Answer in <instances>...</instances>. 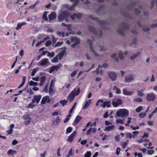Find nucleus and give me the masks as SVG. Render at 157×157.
<instances>
[{
  "label": "nucleus",
  "mask_w": 157,
  "mask_h": 157,
  "mask_svg": "<svg viewBox=\"0 0 157 157\" xmlns=\"http://www.w3.org/2000/svg\"><path fill=\"white\" fill-rule=\"evenodd\" d=\"M70 16V13L66 11L61 12L58 16V20L60 22L64 20L66 22L68 21V18Z\"/></svg>",
  "instance_id": "1"
},
{
  "label": "nucleus",
  "mask_w": 157,
  "mask_h": 157,
  "mask_svg": "<svg viewBox=\"0 0 157 157\" xmlns=\"http://www.w3.org/2000/svg\"><path fill=\"white\" fill-rule=\"evenodd\" d=\"M121 27L117 29V33L121 36H124V31L129 28V25L126 23H122L121 24Z\"/></svg>",
  "instance_id": "2"
},
{
  "label": "nucleus",
  "mask_w": 157,
  "mask_h": 157,
  "mask_svg": "<svg viewBox=\"0 0 157 157\" xmlns=\"http://www.w3.org/2000/svg\"><path fill=\"white\" fill-rule=\"evenodd\" d=\"M129 114L128 111L126 109H120L117 111L116 114L118 117H125L128 116Z\"/></svg>",
  "instance_id": "3"
},
{
  "label": "nucleus",
  "mask_w": 157,
  "mask_h": 157,
  "mask_svg": "<svg viewBox=\"0 0 157 157\" xmlns=\"http://www.w3.org/2000/svg\"><path fill=\"white\" fill-rule=\"evenodd\" d=\"M74 42V43L71 44V47L72 48H74L76 45H78L80 43V40L77 37H72L70 39V41L67 40L66 41V43L70 44L71 43Z\"/></svg>",
  "instance_id": "4"
},
{
  "label": "nucleus",
  "mask_w": 157,
  "mask_h": 157,
  "mask_svg": "<svg viewBox=\"0 0 157 157\" xmlns=\"http://www.w3.org/2000/svg\"><path fill=\"white\" fill-rule=\"evenodd\" d=\"M75 91V90L72 91L67 97V99L70 102L72 101L74 99L75 96L78 95L79 93V90H78L76 93L75 94L74 93Z\"/></svg>",
  "instance_id": "5"
},
{
  "label": "nucleus",
  "mask_w": 157,
  "mask_h": 157,
  "mask_svg": "<svg viewBox=\"0 0 157 157\" xmlns=\"http://www.w3.org/2000/svg\"><path fill=\"white\" fill-rule=\"evenodd\" d=\"M156 98V94L152 92L148 93L146 96L147 101L149 102L153 101Z\"/></svg>",
  "instance_id": "6"
},
{
  "label": "nucleus",
  "mask_w": 157,
  "mask_h": 157,
  "mask_svg": "<svg viewBox=\"0 0 157 157\" xmlns=\"http://www.w3.org/2000/svg\"><path fill=\"white\" fill-rule=\"evenodd\" d=\"M108 75L109 78H110L112 81H115L117 78V75L116 73L113 71L109 72Z\"/></svg>",
  "instance_id": "7"
},
{
  "label": "nucleus",
  "mask_w": 157,
  "mask_h": 157,
  "mask_svg": "<svg viewBox=\"0 0 157 157\" xmlns=\"http://www.w3.org/2000/svg\"><path fill=\"white\" fill-rule=\"evenodd\" d=\"M62 64L61 63H59L57 65L53 66L51 67H50L49 72V73H51L54 71H57L61 67Z\"/></svg>",
  "instance_id": "8"
},
{
  "label": "nucleus",
  "mask_w": 157,
  "mask_h": 157,
  "mask_svg": "<svg viewBox=\"0 0 157 157\" xmlns=\"http://www.w3.org/2000/svg\"><path fill=\"white\" fill-rule=\"evenodd\" d=\"M42 95H34L33 96V98L32 100V103H35L36 102L37 104L38 103L41 98Z\"/></svg>",
  "instance_id": "9"
},
{
  "label": "nucleus",
  "mask_w": 157,
  "mask_h": 157,
  "mask_svg": "<svg viewBox=\"0 0 157 157\" xmlns=\"http://www.w3.org/2000/svg\"><path fill=\"white\" fill-rule=\"evenodd\" d=\"M87 42L89 44L90 47V50L91 52H92L94 55L96 56H98V55L95 52L94 50V49L92 47L93 43L91 40H87Z\"/></svg>",
  "instance_id": "10"
},
{
  "label": "nucleus",
  "mask_w": 157,
  "mask_h": 157,
  "mask_svg": "<svg viewBox=\"0 0 157 157\" xmlns=\"http://www.w3.org/2000/svg\"><path fill=\"white\" fill-rule=\"evenodd\" d=\"M49 63L48 59L47 58H44L41 59L38 63L39 66H44Z\"/></svg>",
  "instance_id": "11"
},
{
  "label": "nucleus",
  "mask_w": 157,
  "mask_h": 157,
  "mask_svg": "<svg viewBox=\"0 0 157 157\" xmlns=\"http://www.w3.org/2000/svg\"><path fill=\"white\" fill-rule=\"evenodd\" d=\"M90 17L92 20L95 21H97L99 24L101 25H105L106 24V22L104 21L99 20L98 17H93L92 16H90Z\"/></svg>",
  "instance_id": "12"
},
{
  "label": "nucleus",
  "mask_w": 157,
  "mask_h": 157,
  "mask_svg": "<svg viewBox=\"0 0 157 157\" xmlns=\"http://www.w3.org/2000/svg\"><path fill=\"white\" fill-rule=\"evenodd\" d=\"M51 99L49 98V97L48 95L42 98L41 101V103L43 105L46 102L49 103L50 102Z\"/></svg>",
  "instance_id": "13"
},
{
  "label": "nucleus",
  "mask_w": 157,
  "mask_h": 157,
  "mask_svg": "<svg viewBox=\"0 0 157 157\" xmlns=\"http://www.w3.org/2000/svg\"><path fill=\"white\" fill-rule=\"evenodd\" d=\"M77 132L74 131L73 132L68 136L67 139V141L70 142H72L75 138Z\"/></svg>",
  "instance_id": "14"
},
{
  "label": "nucleus",
  "mask_w": 157,
  "mask_h": 157,
  "mask_svg": "<svg viewBox=\"0 0 157 157\" xmlns=\"http://www.w3.org/2000/svg\"><path fill=\"white\" fill-rule=\"evenodd\" d=\"M56 17V14L55 12H52L48 16L49 21L50 22L54 20Z\"/></svg>",
  "instance_id": "15"
},
{
  "label": "nucleus",
  "mask_w": 157,
  "mask_h": 157,
  "mask_svg": "<svg viewBox=\"0 0 157 157\" xmlns=\"http://www.w3.org/2000/svg\"><path fill=\"white\" fill-rule=\"evenodd\" d=\"M112 103L114 107H117L119 105L122 104V100L121 99L118 98L117 99V101H112Z\"/></svg>",
  "instance_id": "16"
},
{
  "label": "nucleus",
  "mask_w": 157,
  "mask_h": 157,
  "mask_svg": "<svg viewBox=\"0 0 157 157\" xmlns=\"http://www.w3.org/2000/svg\"><path fill=\"white\" fill-rule=\"evenodd\" d=\"M101 106L103 108L106 106L107 108H109L111 106V102L110 101H106L104 102L101 105Z\"/></svg>",
  "instance_id": "17"
},
{
  "label": "nucleus",
  "mask_w": 157,
  "mask_h": 157,
  "mask_svg": "<svg viewBox=\"0 0 157 157\" xmlns=\"http://www.w3.org/2000/svg\"><path fill=\"white\" fill-rule=\"evenodd\" d=\"M88 29L94 35H97V32L93 26L91 25H89L88 27Z\"/></svg>",
  "instance_id": "18"
},
{
  "label": "nucleus",
  "mask_w": 157,
  "mask_h": 157,
  "mask_svg": "<svg viewBox=\"0 0 157 157\" xmlns=\"http://www.w3.org/2000/svg\"><path fill=\"white\" fill-rule=\"evenodd\" d=\"M82 118V117L81 116L77 115L74 121L73 124H74L75 125L77 124L81 120Z\"/></svg>",
  "instance_id": "19"
},
{
  "label": "nucleus",
  "mask_w": 157,
  "mask_h": 157,
  "mask_svg": "<svg viewBox=\"0 0 157 157\" xmlns=\"http://www.w3.org/2000/svg\"><path fill=\"white\" fill-rule=\"evenodd\" d=\"M133 78L132 75H130L125 77L124 82H130L133 80Z\"/></svg>",
  "instance_id": "20"
},
{
  "label": "nucleus",
  "mask_w": 157,
  "mask_h": 157,
  "mask_svg": "<svg viewBox=\"0 0 157 157\" xmlns=\"http://www.w3.org/2000/svg\"><path fill=\"white\" fill-rule=\"evenodd\" d=\"M91 99H89L88 101H87L86 103L83 107L82 108V109H87L88 107L91 104Z\"/></svg>",
  "instance_id": "21"
},
{
  "label": "nucleus",
  "mask_w": 157,
  "mask_h": 157,
  "mask_svg": "<svg viewBox=\"0 0 157 157\" xmlns=\"http://www.w3.org/2000/svg\"><path fill=\"white\" fill-rule=\"evenodd\" d=\"M123 94L124 95H131L133 93V91H128L126 89H123Z\"/></svg>",
  "instance_id": "22"
},
{
  "label": "nucleus",
  "mask_w": 157,
  "mask_h": 157,
  "mask_svg": "<svg viewBox=\"0 0 157 157\" xmlns=\"http://www.w3.org/2000/svg\"><path fill=\"white\" fill-rule=\"evenodd\" d=\"M115 126L114 125H112L111 126H108L106 127L105 128L104 131H105L108 132L110 130H113Z\"/></svg>",
  "instance_id": "23"
},
{
  "label": "nucleus",
  "mask_w": 157,
  "mask_h": 157,
  "mask_svg": "<svg viewBox=\"0 0 157 157\" xmlns=\"http://www.w3.org/2000/svg\"><path fill=\"white\" fill-rule=\"evenodd\" d=\"M26 77L25 76H23L22 78V82L20 85L18 87V89H20L24 85L26 81Z\"/></svg>",
  "instance_id": "24"
},
{
  "label": "nucleus",
  "mask_w": 157,
  "mask_h": 157,
  "mask_svg": "<svg viewBox=\"0 0 157 157\" xmlns=\"http://www.w3.org/2000/svg\"><path fill=\"white\" fill-rule=\"evenodd\" d=\"M26 77L25 76H23L22 78V82L20 85L18 87V89H20L24 85L26 81Z\"/></svg>",
  "instance_id": "25"
},
{
  "label": "nucleus",
  "mask_w": 157,
  "mask_h": 157,
  "mask_svg": "<svg viewBox=\"0 0 157 157\" xmlns=\"http://www.w3.org/2000/svg\"><path fill=\"white\" fill-rule=\"evenodd\" d=\"M26 23L25 22L18 23L17 25L16 29L17 30H19L21 28L22 26L26 25Z\"/></svg>",
  "instance_id": "26"
},
{
  "label": "nucleus",
  "mask_w": 157,
  "mask_h": 157,
  "mask_svg": "<svg viewBox=\"0 0 157 157\" xmlns=\"http://www.w3.org/2000/svg\"><path fill=\"white\" fill-rule=\"evenodd\" d=\"M40 85L41 86H43L44 82L46 81V77L45 76H43L40 78Z\"/></svg>",
  "instance_id": "27"
},
{
  "label": "nucleus",
  "mask_w": 157,
  "mask_h": 157,
  "mask_svg": "<svg viewBox=\"0 0 157 157\" xmlns=\"http://www.w3.org/2000/svg\"><path fill=\"white\" fill-rule=\"evenodd\" d=\"M17 153V151L12 149H9L7 151V154L8 155H13Z\"/></svg>",
  "instance_id": "28"
},
{
  "label": "nucleus",
  "mask_w": 157,
  "mask_h": 157,
  "mask_svg": "<svg viewBox=\"0 0 157 157\" xmlns=\"http://www.w3.org/2000/svg\"><path fill=\"white\" fill-rule=\"evenodd\" d=\"M65 53V51H63L60 52L59 53V54L57 55V56H58V58L59 57V60H61L62 59Z\"/></svg>",
  "instance_id": "29"
},
{
  "label": "nucleus",
  "mask_w": 157,
  "mask_h": 157,
  "mask_svg": "<svg viewBox=\"0 0 157 157\" xmlns=\"http://www.w3.org/2000/svg\"><path fill=\"white\" fill-rule=\"evenodd\" d=\"M60 119L59 116H58L55 121L53 122V124L55 125H57L60 122Z\"/></svg>",
  "instance_id": "30"
},
{
  "label": "nucleus",
  "mask_w": 157,
  "mask_h": 157,
  "mask_svg": "<svg viewBox=\"0 0 157 157\" xmlns=\"http://www.w3.org/2000/svg\"><path fill=\"white\" fill-rule=\"evenodd\" d=\"M23 118L24 120H26L27 119L32 120L29 114L24 115L23 116Z\"/></svg>",
  "instance_id": "31"
},
{
  "label": "nucleus",
  "mask_w": 157,
  "mask_h": 157,
  "mask_svg": "<svg viewBox=\"0 0 157 157\" xmlns=\"http://www.w3.org/2000/svg\"><path fill=\"white\" fill-rule=\"evenodd\" d=\"M140 52H138L137 53L134 55L131 56L130 59L132 60H134L135 59L136 57L140 55Z\"/></svg>",
  "instance_id": "32"
},
{
  "label": "nucleus",
  "mask_w": 157,
  "mask_h": 157,
  "mask_svg": "<svg viewBox=\"0 0 157 157\" xmlns=\"http://www.w3.org/2000/svg\"><path fill=\"white\" fill-rule=\"evenodd\" d=\"M70 1L71 2H73L72 5L75 7L78 5L79 2V0H70Z\"/></svg>",
  "instance_id": "33"
},
{
  "label": "nucleus",
  "mask_w": 157,
  "mask_h": 157,
  "mask_svg": "<svg viewBox=\"0 0 157 157\" xmlns=\"http://www.w3.org/2000/svg\"><path fill=\"white\" fill-rule=\"evenodd\" d=\"M125 138H128L130 139L132 137V134L129 132H127L125 133Z\"/></svg>",
  "instance_id": "34"
},
{
  "label": "nucleus",
  "mask_w": 157,
  "mask_h": 157,
  "mask_svg": "<svg viewBox=\"0 0 157 157\" xmlns=\"http://www.w3.org/2000/svg\"><path fill=\"white\" fill-rule=\"evenodd\" d=\"M58 62V56L56 55L52 60V62L54 63H56Z\"/></svg>",
  "instance_id": "35"
},
{
  "label": "nucleus",
  "mask_w": 157,
  "mask_h": 157,
  "mask_svg": "<svg viewBox=\"0 0 157 157\" xmlns=\"http://www.w3.org/2000/svg\"><path fill=\"white\" fill-rule=\"evenodd\" d=\"M113 90L116 91V92L117 94H120L121 93L120 90L116 86H114L113 88Z\"/></svg>",
  "instance_id": "36"
},
{
  "label": "nucleus",
  "mask_w": 157,
  "mask_h": 157,
  "mask_svg": "<svg viewBox=\"0 0 157 157\" xmlns=\"http://www.w3.org/2000/svg\"><path fill=\"white\" fill-rule=\"evenodd\" d=\"M59 102L61 103L63 106L67 105L68 101L66 100H61Z\"/></svg>",
  "instance_id": "37"
},
{
  "label": "nucleus",
  "mask_w": 157,
  "mask_h": 157,
  "mask_svg": "<svg viewBox=\"0 0 157 157\" xmlns=\"http://www.w3.org/2000/svg\"><path fill=\"white\" fill-rule=\"evenodd\" d=\"M71 117V115L70 113H69L66 117V118L64 120L63 122L64 123H67L69 120L70 117Z\"/></svg>",
  "instance_id": "38"
},
{
  "label": "nucleus",
  "mask_w": 157,
  "mask_h": 157,
  "mask_svg": "<svg viewBox=\"0 0 157 157\" xmlns=\"http://www.w3.org/2000/svg\"><path fill=\"white\" fill-rule=\"evenodd\" d=\"M143 91L144 90L143 89L141 90H140L138 91H137L138 95L141 97L143 96H144Z\"/></svg>",
  "instance_id": "39"
},
{
  "label": "nucleus",
  "mask_w": 157,
  "mask_h": 157,
  "mask_svg": "<svg viewBox=\"0 0 157 157\" xmlns=\"http://www.w3.org/2000/svg\"><path fill=\"white\" fill-rule=\"evenodd\" d=\"M29 85L30 86H36L37 85V83L33 82V81H31L29 82Z\"/></svg>",
  "instance_id": "40"
},
{
  "label": "nucleus",
  "mask_w": 157,
  "mask_h": 157,
  "mask_svg": "<svg viewBox=\"0 0 157 157\" xmlns=\"http://www.w3.org/2000/svg\"><path fill=\"white\" fill-rule=\"evenodd\" d=\"M73 155V153H72V149H71L68 152L66 157H70L71 156H72Z\"/></svg>",
  "instance_id": "41"
},
{
  "label": "nucleus",
  "mask_w": 157,
  "mask_h": 157,
  "mask_svg": "<svg viewBox=\"0 0 157 157\" xmlns=\"http://www.w3.org/2000/svg\"><path fill=\"white\" fill-rule=\"evenodd\" d=\"M55 55V53L54 52H48L47 56H48V57H53Z\"/></svg>",
  "instance_id": "42"
},
{
  "label": "nucleus",
  "mask_w": 157,
  "mask_h": 157,
  "mask_svg": "<svg viewBox=\"0 0 157 157\" xmlns=\"http://www.w3.org/2000/svg\"><path fill=\"white\" fill-rule=\"evenodd\" d=\"M43 18L44 20L45 21H48V19L47 16V13L46 12H45L43 13Z\"/></svg>",
  "instance_id": "43"
},
{
  "label": "nucleus",
  "mask_w": 157,
  "mask_h": 157,
  "mask_svg": "<svg viewBox=\"0 0 157 157\" xmlns=\"http://www.w3.org/2000/svg\"><path fill=\"white\" fill-rule=\"evenodd\" d=\"M136 42L137 39L136 38H135L133 40V41L130 44V45L131 46L134 47V46L136 45Z\"/></svg>",
  "instance_id": "44"
},
{
  "label": "nucleus",
  "mask_w": 157,
  "mask_h": 157,
  "mask_svg": "<svg viewBox=\"0 0 157 157\" xmlns=\"http://www.w3.org/2000/svg\"><path fill=\"white\" fill-rule=\"evenodd\" d=\"M116 121L117 124H124L123 120H121V119H117Z\"/></svg>",
  "instance_id": "45"
},
{
  "label": "nucleus",
  "mask_w": 157,
  "mask_h": 157,
  "mask_svg": "<svg viewBox=\"0 0 157 157\" xmlns=\"http://www.w3.org/2000/svg\"><path fill=\"white\" fill-rule=\"evenodd\" d=\"M60 110H58L57 112H55L52 114L53 116H56L58 115L59 114H60Z\"/></svg>",
  "instance_id": "46"
},
{
  "label": "nucleus",
  "mask_w": 157,
  "mask_h": 157,
  "mask_svg": "<svg viewBox=\"0 0 157 157\" xmlns=\"http://www.w3.org/2000/svg\"><path fill=\"white\" fill-rule=\"evenodd\" d=\"M134 101L135 102H140L142 101V99L140 98H135L134 99Z\"/></svg>",
  "instance_id": "47"
},
{
  "label": "nucleus",
  "mask_w": 157,
  "mask_h": 157,
  "mask_svg": "<svg viewBox=\"0 0 157 157\" xmlns=\"http://www.w3.org/2000/svg\"><path fill=\"white\" fill-rule=\"evenodd\" d=\"M121 145L122 146V148L123 149H124L126 146L127 144V143L126 142H124L121 143Z\"/></svg>",
  "instance_id": "48"
},
{
  "label": "nucleus",
  "mask_w": 157,
  "mask_h": 157,
  "mask_svg": "<svg viewBox=\"0 0 157 157\" xmlns=\"http://www.w3.org/2000/svg\"><path fill=\"white\" fill-rule=\"evenodd\" d=\"M82 14L80 13H76V17L77 19H80L82 16Z\"/></svg>",
  "instance_id": "49"
},
{
  "label": "nucleus",
  "mask_w": 157,
  "mask_h": 157,
  "mask_svg": "<svg viewBox=\"0 0 157 157\" xmlns=\"http://www.w3.org/2000/svg\"><path fill=\"white\" fill-rule=\"evenodd\" d=\"M91 154V153L90 151H87L85 154L84 157H90Z\"/></svg>",
  "instance_id": "50"
},
{
  "label": "nucleus",
  "mask_w": 157,
  "mask_h": 157,
  "mask_svg": "<svg viewBox=\"0 0 157 157\" xmlns=\"http://www.w3.org/2000/svg\"><path fill=\"white\" fill-rule=\"evenodd\" d=\"M33 103H29L27 107L28 108H31V109H33V107L35 106V105H33Z\"/></svg>",
  "instance_id": "51"
},
{
  "label": "nucleus",
  "mask_w": 157,
  "mask_h": 157,
  "mask_svg": "<svg viewBox=\"0 0 157 157\" xmlns=\"http://www.w3.org/2000/svg\"><path fill=\"white\" fill-rule=\"evenodd\" d=\"M146 115L145 113H139V117L140 118H144Z\"/></svg>",
  "instance_id": "52"
},
{
  "label": "nucleus",
  "mask_w": 157,
  "mask_h": 157,
  "mask_svg": "<svg viewBox=\"0 0 157 157\" xmlns=\"http://www.w3.org/2000/svg\"><path fill=\"white\" fill-rule=\"evenodd\" d=\"M72 131V128L71 127H68L66 130V133H70Z\"/></svg>",
  "instance_id": "53"
},
{
  "label": "nucleus",
  "mask_w": 157,
  "mask_h": 157,
  "mask_svg": "<svg viewBox=\"0 0 157 157\" xmlns=\"http://www.w3.org/2000/svg\"><path fill=\"white\" fill-rule=\"evenodd\" d=\"M103 99H98L97 101L96 105V106H98L99 105V103H103Z\"/></svg>",
  "instance_id": "54"
},
{
  "label": "nucleus",
  "mask_w": 157,
  "mask_h": 157,
  "mask_svg": "<svg viewBox=\"0 0 157 157\" xmlns=\"http://www.w3.org/2000/svg\"><path fill=\"white\" fill-rule=\"evenodd\" d=\"M142 109V108L141 106H139L136 109V111L137 113H139L141 111Z\"/></svg>",
  "instance_id": "55"
},
{
  "label": "nucleus",
  "mask_w": 157,
  "mask_h": 157,
  "mask_svg": "<svg viewBox=\"0 0 157 157\" xmlns=\"http://www.w3.org/2000/svg\"><path fill=\"white\" fill-rule=\"evenodd\" d=\"M75 7V6L72 5L71 6H68V9L70 11L73 10L74 9Z\"/></svg>",
  "instance_id": "56"
},
{
  "label": "nucleus",
  "mask_w": 157,
  "mask_h": 157,
  "mask_svg": "<svg viewBox=\"0 0 157 157\" xmlns=\"http://www.w3.org/2000/svg\"><path fill=\"white\" fill-rule=\"evenodd\" d=\"M147 152V154L149 155H151L154 153V151L153 150H148Z\"/></svg>",
  "instance_id": "57"
},
{
  "label": "nucleus",
  "mask_w": 157,
  "mask_h": 157,
  "mask_svg": "<svg viewBox=\"0 0 157 157\" xmlns=\"http://www.w3.org/2000/svg\"><path fill=\"white\" fill-rule=\"evenodd\" d=\"M30 95H32L34 93L32 91L31 89H28L26 91Z\"/></svg>",
  "instance_id": "58"
},
{
  "label": "nucleus",
  "mask_w": 157,
  "mask_h": 157,
  "mask_svg": "<svg viewBox=\"0 0 157 157\" xmlns=\"http://www.w3.org/2000/svg\"><path fill=\"white\" fill-rule=\"evenodd\" d=\"M139 133V132L138 131H135L132 132L133 135L132 137L134 138L135 136H136V135L138 134Z\"/></svg>",
  "instance_id": "59"
},
{
  "label": "nucleus",
  "mask_w": 157,
  "mask_h": 157,
  "mask_svg": "<svg viewBox=\"0 0 157 157\" xmlns=\"http://www.w3.org/2000/svg\"><path fill=\"white\" fill-rule=\"evenodd\" d=\"M76 104V102H75L74 103V105L72 107L71 109L69 111V113L71 114V113H72V111H73V110L75 108V106Z\"/></svg>",
  "instance_id": "60"
},
{
  "label": "nucleus",
  "mask_w": 157,
  "mask_h": 157,
  "mask_svg": "<svg viewBox=\"0 0 157 157\" xmlns=\"http://www.w3.org/2000/svg\"><path fill=\"white\" fill-rule=\"evenodd\" d=\"M135 12L136 15H139L141 11L137 9H136L135 10Z\"/></svg>",
  "instance_id": "61"
},
{
  "label": "nucleus",
  "mask_w": 157,
  "mask_h": 157,
  "mask_svg": "<svg viewBox=\"0 0 157 157\" xmlns=\"http://www.w3.org/2000/svg\"><path fill=\"white\" fill-rule=\"evenodd\" d=\"M32 120H28L27 121H24V124L25 125H29L31 121Z\"/></svg>",
  "instance_id": "62"
},
{
  "label": "nucleus",
  "mask_w": 157,
  "mask_h": 157,
  "mask_svg": "<svg viewBox=\"0 0 157 157\" xmlns=\"http://www.w3.org/2000/svg\"><path fill=\"white\" fill-rule=\"evenodd\" d=\"M76 13H75L71 15L70 16V17L73 20H74L75 19V17H76Z\"/></svg>",
  "instance_id": "63"
},
{
  "label": "nucleus",
  "mask_w": 157,
  "mask_h": 157,
  "mask_svg": "<svg viewBox=\"0 0 157 157\" xmlns=\"http://www.w3.org/2000/svg\"><path fill=\"white\" fill-rule=\"evenodd\" d=\"M52 44L51 41L48 40L45 43V46L47 47L50 46Z\"/></svg>",
  "instance_id": "64"
}]
</instances>
